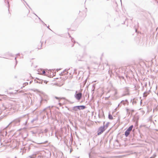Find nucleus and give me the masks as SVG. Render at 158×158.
<instances>
[{"mask_svg":"<svg viewBox=\"0 0 158 158\" xmlns=\"http://www.w3.org/2000/svg\"><path fill=\"white\" fill-rule=\"evenodd\" d=\"M16 59V57H15V60H16V64L17 63V61Z\"/></svg>","mask_w":158,"mask_h":158,"instance_id":"2f4dec72","label":"nucleus"},{"mask_svg":"<svg viewBox=\"0 0 158 158\" xmlns=\"http://www.w3.org/2000/svg\"><path fill=\"white\" fill-rule=\"evenodd\" d=\"M124 102V100H122V101H121V102H120V103H119V104H118V106H117V107H121V104L122 103H123V102Z\"/></svg>","mask_w":158,"mask_h":158,"instance_id":"a211bd4d","label":"nucleus"},{"mask_svg":"<svg viewBox=\"0 0 158 158\" xmlns=\"http://www.w3.org/2000/svg\"><path fill=\"white\" fill-rule=\"evenodd\" d=\"M37 79H39L38 78H36Z\"/></svg>","mask_w":158,"mask_h":158,"instance_id":"4d7b16f0","label":"nucleus"},{"mask_svg":"<svg viewBox=\"0 0 158 158\" xmlns=\"http://www.w3.org/2000/svg\"><path fill=\"white\" fill-rule=\"evenodd\" d=\"M32 81H31L30 82V83L31 84V82H32Z\"/></svg>","mask_w":158,"mask_h":158,"instance_id":"79ce46f5","label":"nucleus"},{"mask_svg":"<svg viewBox=\"0 0 158 158\" xmlns=\"http://www.w3.org/2000/svg\"><path fill=\"white\" fill-rule=\"evenodd\" d=\"M117 92L116 91H115L114 92V95H115L116 94H117Z\"/></svg>","mask_w":158,"mask_h":158,"instance_id":"cd10ccee","label":"nucleus"},{"mask_svg":"<svg viewBox=\"0 0 158 158\" xmlns=\"http://www.w3.org/2000/svg\"><path fill=\"white\" fill-rule=\"evenodd\" d=\"M149 94V93L148 91L145 92L143 94V97H146Z\"/></svg>","mask_w":158,"mask_h":158,"instance_id":"9b49d317","label":"nucleus"},{"mask_svg":"<svg viewBox=\"0 0 158 158\" xmlns=\"http://www.w3.org/2000/svg\"><path fill=\"white\" fill-rule=\"evenodd\" d=\"M20 55V53H18L16 54V56H19Z\"/></svg>","mask_w":158,"mask_h":158,"instance_id":"473e14b6","label":"nucleus"},{"mask_svg":"<svg viewBox=\"0 0 158 158\" xmlns=\"http://www.w3.org/2000/svg\"><path fill=\"white\" fill-rule=\"evenodd\" d=\"M28 119L29 118L28 115H26L23 117H21L14 120L12 122H11L6 127L10 125H13V126H19L20 125V121L24 122L23 123V124L26 125L27 123Z\"/></svg>","mask_w":158,"mask_h":158,"instance_id":"f257e3e1","label":"nucleus"},{"mask_svg":"<svg viewBox=\"0 0 158 158\" xmlns=\"http://www.w3.org/2000/svg\"><path fill=\"white\" fill-rule=\"evenodd\" d=\"M28 134L27 132H25L23 133L22 135V137L23 138L25 139L28 136Z\"/></svg>","mask_w":158,"mask_h":158,"instance_id":"6e6552de","label":"nucleus"},{"mask_svg":"<svg viewBox=\"0 0 158 158\" xmlns=\"http://www.w3.org/2000/svg\"><path fill=\"white\" fill-rule=\"evenodd\" d=\"M120 1H121V0H120Z\"/></svg>","mask_w":158,"mask_h":158,"instance_id":"13d9d810","label":"nucleus"},{"mask_svg":"<svg viewBox=\"0 0 158 158\" xmlns=\"http://www.w3.org/2000/svg\"><path fill=\"white\" fill-rule=\"evenodd\" d=\"M73 141V139H70L69 143V144L70 145H72V144Z\"/></svg>","mask_w":158,"mask_h":158,"instance_id":"6ab92c4d","label":"nucleus"},{"mask_svg":"<svg viewBox=\"0 0 158 158\" xmlns=\"http://www.w3.org/2000/svg\"><path fill=\"white\" fill-rule=\"evenodd\" d=\"M63 98V99H64L65 98Z\"/></svg>","mask_w":158,"mask_h":158,"instance_id":"de8ad7c7","label":"nucleus"},{"mask_svg":"<svg viewBox=\"0 0 158 158\" xmlns=\"http://www.w3.org/2000/svg\"><path fill=\"white\" fill-rule=\"evenodd\" d=\"M130 110L128 108H126V109L127 114H128V115H129L130 114Z\"/></svg>","mask_w":158,"mask_h":158,"instance_id":"4468645a","label":"nucleus"},{"mask_svg":"<svg viewBox=\"0 0 158 158\" xmlns=\"http://www.w3.org/2000/svg\"><path fill=\"white\" fill-rule=\"evenodd\" d=\"M110 123L109 122H107L105 125H103V126L105 127V128L106 129L108 127Z\"/></svg>","mask_w":158,"mask_h":158,"instance_id":"f8f14e48","label":"nucleus"},{"mask_svg":"<svg viewBox=\"0 0 158 158\" xmlns=\"http://www.w3.org/2000/svg\"><path fill=\"white\" fill-rule=\"evenodd\" d=\"M47 28L49 29L51 31H52L49 28V26H47Z\"/></svg>","mask_w":158,"mask_h":158,"instance_id":"7c9ffc66","label":"nucleus"},{"mask_svg":"<svg viewBox=\"0 0 158 158\" xmlns=\"http://www.w3.org/2000/svg\"><path fill=\"white\" fill-rule=\"evenodd\" d=\"M121 78H122L123 79H124V77H123L121 76Z\"/></svg>","mask_w":158,"mask_h":158,"instance_id":"f704fd0d","label":"nucleus"},{"mask_svg":"<svg viewBox=\"0 0 158 158\" xmlns=\"http://www.w3.org/2000/svg\"><path fill=\"white\" fill-rule=\"evenodd\" d=\"M92 57V56L86 52H84L82 55H79L77 56L78 61H85L87 63L90 61V59Z\"/></svg>","mask_w":158,"mask_h":158,"instance_id":"f03ea898","label":"nucleus"},{"mask_svg":"<svg viewBox=\"0 0 158 158\" xmlns=\"http://www.w3.org/2000/svg\"><path fill=\"white\" fill-rule=\"evenodd\" d=\"M44 24L45 26H47V25H46V24H45V23H44Z\"/></svg>","mask_w":158,"mask_h":158,"instance_id":"a18cd8bd","label":"nucleus"},{"mask_svg":"<svg viewBox=\"0 0 158 158\" xmlns=\"http://www.w3.org/2000/svg\"><path fill=\"white\" fill-rule=\"evenodd\" d=\"M41 22H42V23L43 24H44L45 23H44V22L42 20H41Z\"/></svg>","mask_w":158,"mask_h":158,"instance_id":"4c0bfd02","label":"nucleus"},{"mask_svg":"<svg viewBox=\"0 0 158 158\" xmlns=\"http://www.w3.org/2000/svg\"><path fill=\"white\" fill-rule=\"evenodd\" d=\"M136 103V102L135 101V99H133V101L132 102V104L133 105L134 104H135Z\"/></svg>","mask_w":158,"mask_h":158,"instance_id":"aec40b11","label":"nucleus"},{"mask_svg":"<svg viewBox=\"0 0 158 158\" xmlns=\"http://www.w3.org/2000/svg\"><path fill=\"white\" fill-rule=\"evenodd\" d=\"M55 98H56V99H59V98L58 97H55Z\"/></svg>","mask_w":158,"mask_h":158,"instance_id":"c756f323","label":"nucleus"},{"mask_svg":"<svg viewBox=\"0 0 158 158\" xmlns=\"http://www.w3.org/2000/svg\"><path fill=\"white\" fill-rule=\"evenodd\" d=\"M133 127V126L131 125L130 126L126 131L125 132L124 135L126 137H127L130 134V132L132 130V128Z\"/></svg>","mask_w":158,"mask_h":158,"instance_id":"39448f33","label":"nucleus"},{"mask_svg":"<svg viewBox=\"0 0 158 158\" xmlns=\"http://www.w3.org/2000/svg\"><path fill=\"white\" fill-rule=\"evenodd\" d=\"M6 108L7 109V110H14L16 109V107H15V104H9L8 107H6Z\"/></svg>","mask_w":158,"mask_h":158,"instance_id":"423d86ee","label":"nucleus"},{"mask_svg":"<svg viewBox=\"0 0 158 158\" xmlns=\"http://www.w3.org/2000/svg\"><path fill=\"white\" fill-rule=\"evenodd\" d=\"M28 84V82H25L23 83V87H24V85H27Z\"/></svg>","mask_w":158,"mask_h":158,"instance_id":"4be33fe9","label":"nucleus"},{"mask_svg":"<svg viewBox=\"0 0 158 158\" xmlns=\"http://www.w3.org/2000/svg\"><path fill=\"white\" fill-rule=\"evenodd\" d=\"M67 101L70 104H73L74 103V102H72L69 100H67Z\"/></svg>","mask_w":158,"mask_h":158,"instance_id":"5701e85b","label":"nucleus"},{"mask_svg":"<svg viewBox=\"0 0 158 158\" xmlns=\"http://www.w3.org/2000/svg\"><path fill=\"white\" fill-rule=\"evenodd\" d=\"M82 97V94L81 92L77 90L76 91L74 95V97L77 100L79 101L81 99Z\"/></svg>","mask_w":158,"mask_h":158,"instance_id":"20e7f679","label":"nucleus"},{"mask_svg":"<svg viewBox=\"0 0 158 158\" xmlns=\"http://www.w3.org/2000/svg\"><path fill=\"white\" fill-rule=\"evenodd\" d=\"M48 73V72L46 73L44 70H43L42 71V74L44 75H46V76H47Z\"/></svg>","mask_w":158,"mask_h":158,"instance_id":"dca6fc26","label":"nucleus"},{"mask_svg":"<svg viewBox=\"0 0 158 158\" xmlns=\"http://www.w3.org/2000/svg\"><path fill=\"white\" fill-rule=\"evenodd\" d=\"M130 111H131L132 113L134 111V110H130Z\"/></svg>","mask_w":158,"mask_h":158,"instance_id":"bb28decb","label":"nucleus"},{"mask_svg":"<svg viewBox=\"0 0 158 158\" xmlns=\"http://www.w3.org/2000/svg\"><path fill=\"white\" fill-rule=\"evenodd\" d=\"M48 131V130L47 128H46L44 130V132L45 133H47Z\"/></svg>","mask_w":158,"mask_h":158,"instance_id":"412c9836","label":"nucleus"},{"mask_svg":"<svg viewBox=\"0 0 158 158\" xmlns=\"http://www.w3.org/2000/svg\"><path fill=\"white\" fill-rule=\"evenodd\" d=\"M150 158H154L153 156L150 157Z\"/></svg>","mask_w":158,"mask_h":158,"instance_id":"37998d69","label":"nucleus"},{"mask_svg":"<svg viewBox=\"0 0 158 158\" xmlns=\"http://www.w3.org/2000/svg\"><path fill=\"white\" fill-rule=\"evenodd\" d=\"M71 40H72V41L73 42V41H74V43H75V41L74 40H73V38H72V39H71Z\"/></svg>","mask_w":158,"mask_h":158,"instance_id":"a878e982","label":"nucleus"},{"mask_svg":"<svg viewBox=\"0 0 158 158\" xmlns=\"http://www.w3.org/2000/svg\"><path fill=\"white\" fill-rule=\"evenodd\" d=\"M76 71H77V69H74V73H77Z\"/></svg>","mask_w":158,"mask_h":158,"instance_id":"393cba45","label":"nucleus"},{"mask_svg":"<svg viewBox=\"0 0 158 158\" xmlns=\"http://www.w3.org/2000/svg\"><path fill=\"white\" fill-rule=\"evenodd\" d=\"M42 44H43L42 43L41 44V47L40 48H39V47L38 48V49H41V47H42Z\"/></svg>","mask_w":158,"mask_h":158,"instance_id":"b1692460","label":"nucleus"},{"mask_svg":"<svg viewBox=\"0 0 158 158\" xmlns=\"http://www.w3.org/2000/svg\"><path fill=\"white\" fill-rule=\"evenodd\" d=\"M124 90L127 93V94L126 95H129V89H128V87H125L124 88Z\"/></svg>","mask_w":158,"mask_h":158,"instance_id":"1a4fd4ad","label":"nucleus"},{"mask_svg":"<svg viewBox=\"0 0 158 158\" xmlns=\"http://www.w3.org/2000/svg\"><path fill=\"white\" fill-rule=\"evenodd\" d=\"M47 142H48V141H45V142H44V143H47ZM41 143V144H42V143Z\"/></svg>","mask_w":158,"mask_h":158,"instance_id":"72a5a7b5","label":"nucleus"},{"mask_svg":"<svg viewBox=\"0 0 158 158\" xmlns=\"http://www.w3.org/2000/svg\"><path fill=\"white\" fill-rule=\"evenodd\" d=\"M65 69L63 72V73H64L65 71L66 72V73H65V74H67L68 73V72L67 71L69 69Z\"/></svg>","mask_w":158,"mask_h":158,"instance_id":"f3484780","label":"nucleus"},{"mask_svg":"<svg viewBox=\"0 0 158 158\" xmlns=\"http://www.w3.org/2000/svg\"><path fill=\"white\" fill-rule=\"evenodd\" d=\"M106 129L103 126L100 127L98 129L97 135H100Z\"/></svg>","mask_w":158,"mask_h":158,"instance_id":"0eeeda50","label":"nucleus"},{"mask_svg":"<svg viewBox=\"0 0 158 158\" xmlns=\"http://www.w3.org/2000/svg\"><path fill=\"white\" fill-rule=\"evenodd\" d=\"M98 122V123H100V122Z\"/></svg>","mask_w":158,"mask_h":158,"instance_id":"6e6d98bb","label":"nucleus"},{"mask_svg":"<svg viewBox=\"0 0 158 158\" xmlns=\"http://www.w3.org/2000/svg\"><path fill=\"white\" fill-rule=\"evenodd\" d=\"M125 103H123V104H125Z\"/></svg>","mask_w":158,"mask_h":158,"instance_id":"864d4df0","label":"nucleus"},{"mask_svg":"<svg viewBox=\"0 0 158 158\" xmlns=\"http://www.w3.org/2000/svg\"><path fill=\"white\" fill-rule=\"evenodd\" d=\"M90 153H89V158H90Z\"/></svg>","mask_w":158,"mask_h":158,"instance_id":"c9c22d12","label":"nucleus"},{"mask_svg":"<svg viewBox=\"0 0 158 158\" xmlns=\"http://www.w3.org/2000/svg\"><path fill=\"white\" fill-rule=\"evenodd\" d=\"M25 2L26 3V5H27V6H29L27 4V3L25 1Z\"/></svg>","mask_w":158,"mask_h":158,"instance_id":"e433bc0d","label":"nucleus"},{"mask_svg":"<svg viewBox=\"0 0 158 158\" xmlns=\"http://www.w3.org/2000/svg\"><path fill=\"white\" fill-rule=\"evenodd\" d=\"M105 122H103V125H105Z\"/></svg>","mask_w":158,"mask_h":158,"instance_id":"ea45409f","label":"nucleus"},{"mask_svg":"<svg viewBox=\"0 0 158 158\" xmlns=\"http://www.w3.org/2000/svg\"><path fill=\"white\" fill-rule=\"evenodd\" d=\"M29 157L30 158H35L36 157V155L33 154L29 156Z\"/></svg>","mask_w":158,"mask_h":158,"instance_id":"ddd939ff","label":"nucleus"},{"mask_svg":"<svg viewBox=\"0 0 158 158\" xmlns=\"http://www.w3.org/2000/svg\"><path fill=\"white\" fill-rule=\"evenodd\" d=\"M74 46V44H73V45L72 46V47H73Z\"/></svg>","mask_w":158,"mask_h":158,"instance_id":"8fccbe9b","label":"nucleus"},{"mask_svg":"<svg viewBox=\"0 0 158 158\" xmlns=\"http://www.w3.org/2000/svg\"><path fill=\"white\" fill-rule=\"evenodd\" d=\"M62 73H61V74H62V75H63Z\"/></svg>","mask_w":158,"mask_h":158,"instance_id":"5fc2aeb1","label":"nucleus"},{"mask_svg":"<svg viewBox=\"0 0 158 158\" xmlns=\"http://www.w3.org/2000/svg\"><path fill=\"white\" fill-rule=\"evenodd\" d=\"M72 149H71L70 150V152L71 153L72 152Z\"/></svg>","mask_w":158,"mask_h":158,"instance_id":"58836bf2","label":"nucleus"},{"mask_svg":"<svg viewBox=\"0 0 158 158\" xmlns=\"http://www.w3.org/2000/svg\"><path fill=\"white\" fill-rule=\"evenodd\" d=\"M38 120V118L37 116L35 117L31 121V123H33L35 121H37Z\"/></svg>","mask_w":158,"mask_h":158,"instance_id":"9d476101","label":"nucleus"},{"mask_svg":"<svg viewBox=\"0 0 158 158\" xmlns=\"http://www.w3.org/2000/svg\"><path fill=\"white\" fill-rule=\"evenodd\" d=\"M156 156V154H154L153 156V157L154 158Z\"/></svg>","mask_w":158,"mask_h":158,"instance_id":"c85d7f7f","label":"nucleus"},{"mask_svg":"<svg viewBox=\"0 0 158 158\" xmlns=\"http://www.w3.org/2000/svg\"><path fill=\"white\" fill-rule=\"evenodd\" d=\"M32 132V133H34L33 132V131H31Z\"/></svg>","mask_w":158,"mask_h":158,"instance_id":"3c124183","label":"nucleus"},{"mask_svg":"<svg viewBox=\"0 0 158 158\" xmlns=\"http://www.w3.org/2000/svg\"><path fill=\"white\" fill-rule=\"evenodd\" d=\"M35 15H36H36V14H35Z\"/></svg>","mask_w":158,"mask_h":158,"instance_id":"603ef678","label":"nucleus"},{"mask_svg":"<svg viewBox=\"0 0 158 158\" xmlns=\"http://www.w3.org/2000/svg\"><path fill=\"white\" fill-rule=\"evenodd\" d=\"M36 83H40V82H39L38 81H36Z\"/></svg>","mask_w":158,"mask_h":158,"instance_id":"c03bdc74","label":"nucleus"},{"mask_svg":"<svg viewBox=\"0 0 158 158\" xmlns=\"http://www.w3.org/2000/svg\"><path fill=\"white\" fill-rule=\"evenodd\" d=\"M86 106L84 105L75 106L73 107L72 109L70 110L71 111H77L78 110H82L86 108Z\"/></svg>","mask_w":158,"mask_h":158,"instance_id":"7ed1b4c3","label":"nucleus"},{"mask_svg":"<svg viewBox=\"0 0 158 158\" xmlns=\"http://www.w3.org/2000/svg\"><path fill=\"white\" fill-rule=\"evenodd\" d=\"M125 101L126 102H127V99H126L125 100Z\"/></svg>","mask_w":158,"mask_h":158,"instance_id":"a19ab883","label":"nucleus"},{"mask_svg":"<svg viewBox=\"0 0 158 158\" xmlns=\"http://www.w3.org/2000/svg\"><path fill=\"white\" fill-rule=\"evenodd\" d=\"M38 18H39V19H40V20H41L40 19L39 17H38Z\"/></svg>","mask_w":158,"mask_h":158,"instance_id":"49530a36","label":"nucleus"},{"mask_svg":"<svg viewBox=\"0 0 158 158\" xmlns=\"http://www.w3.org/2000/svg\"><path fill=\"white\" fill-rule=\"evenodd\" d=\"M108 118L110 120L113 119V117L111 114H109L108 115Z\"/></svg>","mask_w":158,"mask_h":158,"instance_id":"2eb2a0df","label":"nucleus"},{"mask_svg":"<svg viewBox=\"0 0 158 158\" xmlns=\"http://www.w3.org/2000/svg\"><path fill=\"white\" fill-rule=\"evenodd\" d=\"M116 141L117 142H118V140H116Z\"/></svg>","mask_w":158,"mask_h":158,"instance_id":"09e8293b","label":"nucleus"}]
</instances>
